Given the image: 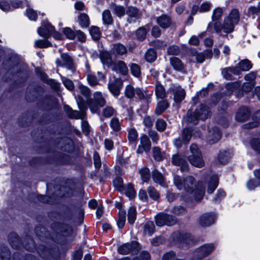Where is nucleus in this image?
Returning <instances> with one entry per match:
<instances>
[{"label": "nucleus", "instance_id": "nucleus-1", "mask_svg": "<svg viewBox=\"0 0 260 260\" xmlns=\"http://www.w3.org/2000/svg\"><path fill=\"white\" fill-rule=\"evenodd\" d=\"M174 183L178 189L185 191L184 200L185 202L192 199L200 201L203 198L205 191V186L202 181L197 183L192 176H188L183 178L175 175L174 177Z\"/></svg>", "mask_w": 260, "mask_h": 260}, {"label": "nucleus", "instance_id": "nucleus-2", "mask_svg": "<svg viewBox=\"0 0 260 260\" xmlns=\"http://www.w3.org/2000/svg\"><path fill=\"white\" fill-rule=\"evenodd\" d=\"M190 154L188 157V160L192 166L197 168H202L205 165L203 159L201 152L198 146L195 144H192L189 147Z\"/></svg>", "mask_w": 260, "mask_h": 260}, {"label": "nucleus", "instance_id": "nucleus-3", "mask_svg": "<svg viewBox=\"0 0 260 260\" xmlns=\"http://www.w3.org/2000/svg\"><path fill=\"white\" fill-rule=\"evenodd\" d=\"M86 103L91 112L95 113L99 111L100 107L106 105V101L101 92L96 91L93 93V98L86 100Z\"/></svg>", "mask_w": 260, "mask_h": 260}, {"label": "nucleus", "instance_id": "nucleus-4", "mask_svg": "<svg viewBox=\"0 0 260 260\" xmlns=\"http://www.w3.org/2000/svg\"><path fill=\"white\" fill-rule=\"evenodd\" d=\"M155 223L157 226H172L177 222L176 217L165 213H160L155 217Z\"/></svg>", "mask_w": 260, "mask_h": 260}, {"label": "nucleus", "instance_id": "nucleus-5", "mask_svg": "<svg viewBox=\"0 0 260 260\" xmlns=\"http://www.w3.org/2000/svg\"><path fill=\"white\" fill-rule=\"evenodd\" d=\"M170 240L175 244L183 247L185 245L190 244L192 242V238L189 234H183L179 232H176L171 235Z\"/></svg>", "mask_w": 260, "mask_h": 260}, {"label": "nucleus", "instance_id": "nucleus-6", "mask_svg": "<svg viewBox=\"0 0 260 260\" xmlns=\"http://www.w3.org/2000/svg\"><path fill=\"white\" fill-rule=\"evenodd\" d=\"M57 67H64L73 73L76 70L75 64L72 58L67 53H61L60 59L57 58L55 61Z\"/></svg>", "mask_w": 260, "mask_h": 260}, {"label": "nucleus", "instance_id": "nucleus-7", "mask_svg": "<svg viewBox=\"0 0 260 260\" xmlns=\"http://www.w3.org/2000/svg\"><path fill=\"white\" fill-rule=\"evenodd\" d=\"M139 250V244L136 241H132L131 243L123 244L118 248V252L122 255L127 254L128 253H135Z\"/></svg>", "mask_w": 260, "mask_h": 260}, {"label": "nucleus", "instance_id": "nucleus-8", "mask_svg": "<svg viewBox=\"0 0 260 260\" xmlns=\"http://www.w3.org/2000/svg\"><path fill=\"white\" fill-rule=\"evenodd\" d=\"M215 245L213 243L203 244L194 251L195 257L202 258L210 254L214 250Z\"/></svg>", "mask_w": 260, "mask_h": 260}, {"label": "nucleus", "instance_id": "nucleus-9", "mask_svg": "<svg viewBox=\"0 0 260 260\" xmlns=\"http://www.w3.org/2000/svg\"><path fill=\"white\" fill-rule=\"evenodd\" d=\"M122 86L123 81L120 78H115L112 82L109 83L108 88L114 96H117L120 94Z\"/></svg>", "mask_w": 260, "mask_h": 260}, {"label": "nucleus", "instance_id": "nucleus-10", "mask_svg": "<svg viewBox=\"0 0 260 260\" xmlns=\"http://www.w3.org/2000/svg\"><path fill=\"white\" fill-rule=\"evenodd\" d=\"M252 68L251 62L248 59L241 60L238 64V66L235 69L229 68V71L235 74L239 75L240 71H247Z\"/></svg>", "mask_w": 260, "mask_h": 260}, {"label": "nucleus", "instance_id": "nucleus-11", "mask_svg": "<svg viewBox=\"0 0 260 260\" xmlns=\"http://www.w3.org/2000/svg\"><path fill=\"white\" fill-rule=\"evenodd\" d=\"M172 162L174 165L180 167L181 171L188 170V164L185 159L180 154H176L172 156Z\"/></svg>", "mask_w": 260, "mask_h": 260}, {"label": "nucleus", "instance_id": "nucleus-12", "mask_svg": "<svg viewBox=\"0 0 260 260\" xmlns=\"http://www.w3.org/2000/svg\"><path fill=\"white\" fill-rule=\"evenodd\" d=\"M221 136V133L219 128L217 127H214L208 132L207 137V141L210 144L215 143L219 140Z\"/></svg>", "mask_w": 260, "mask_h": 260}, {"label": "nucleus", "instance_id": "nucleus-13", "mask_svg": "<svg viewBox=\"0 0 260 260\" xmlns=\"http://www.w3.org/2000/svg\"><path fill=\"white\" fill-rule=\"evenodd\" d=\"M52 229L58 233H60L63 236H67L71 234L72 232V228L66 224L60 223H54L52 224Z\"/></svg>", "mask_w": 260, "mask_h": 260}, {"label": "nucleus", "instance_id": "nucleus-14", "mask_svg": "<svg viewBox=\"0 0 260 260\" xmlns=\"http://www.w3.org/2000/svg\"><path fill=\"white\" fill-rule=\"evenodd\" d=\"M239 15L238 11L233 9L229 15V33L233 31L234 26L238 23Z\"/></svg>", "mask_w": 260, "mask_h": 260}, {"label": "nucleus", "instance_id": "nucleus-15", "mask_svg": "<svg viewBox=\"0 0 260 260\" xmlns=\"http://www.w3.org/2000/svg\"><path fill=\"white\" fill-rule=\"evenodd\" d=\"M195 113L199 119L205 120L210 115L209 108L204 104H201L195 110Z\"/></svg>", "mask_w": 260, "mask_h": 260}, {"label": "nucleus", "instance_id": "nucleus-16", "mask_svg": "<svg viewBox=\"0 0 260 260\" xmlns=\"http://www.w3.org/2000/svg\"><path fill=\"white\" fill-rule=\"evenodd\" d=\"M215 218V215L214 214H204L200 218V224L203 227L210 226L214 223Z\"/></svg>", "mask_w": 260, "mask_h": 260}, {"label": "nucleus", "instance_id": "nucleus-17", "mask_svg": "<svg viewBox=\"0 0 260 260\" xmlns=\"http://www.w3.org/2000/svg\"><path fill=\"white\" fill-rule=\"evenodd\" d=\"M157 23L162 28H167L172 24V20L170 16L162 14L156 19Z\"/></svg>", "mask_w": 260, "mask_h": 260}, {"label": "nucleus", "instance_id": "nucleus-18", "mask_svg": "<svg viewBox=\"0 0 260 260\" xmlns=\"http://www.w3.org/2000/svg\"><path fill=\"white\" fill-rule=\"evenodd\" d=\"M126 14L128 16L127 21L129 23L134 22L140 18L139 10L136 7H128L126 11Z\"/></svg>", "mask_w": 260, "mask_h": 260}, {"label": "nucleus", "instance_id": "nucleus-19", "mask_svg": "<svg viewBox=\"0 0 260 260\" xmlns=\"http://www.w3.org/2000/svg\"><path fill=\"white\" fill-rule=\"evenodd\" d=\"M112 70L118 72L123 75H126L128 72L126 63L122 60H118L112 65Z\"/></svg>", "mask_w": 260, "mask_h": 260}, {"label": "nucleus", "instance_id": "nucleus-20", "mask_svg": "<svg viewBox=\"0 0 260 260\" xmlns=\"http://www.w3.org/2000/svg\"><path fill=\"white\" fill-rule=\"evenodd\" d=\"M54 30V27L50 24L47 23L41 26L38 29L39 34L43 37H48Z\"/></svg>", "mask_w": 260, "mask_h": 260}, {"label": "nucleus", "instance_id": "nucleus-21", "mask_svg": "<svg viewBox=\"0 0 260 260\" xmlns=\"http://www.w3.org/2000/svg\"><path fill=\"white\" fill-rule=\"evenodd\" d=\"M214 29L221 36L225 37L228 36L227 23L225 22L223 23L220 22H216L214 23Z\"/></svg>", "mask_w": 260, "mask_h": 260}, {"label": "nucleus", "instance_id": "nucleus-22", "mask_svg": "<svg viewBox=\"0 0 260 260\" xmlns=\"http://www.w3.org/2000/svg\"><path fill=\"white\" fill-rule=\"evenodd\" d=\"M64 111L68 116L71 118L83 119L84 116L83 112H80L78 111L73 110L69 106H65L64 107Z\"/></svg>", "mask_w": 260, "mask_h": 260}, {"label": "nucleus", "instance_id": "nucleus-23", "mask_svg": "<svg viewBox=\"0 0 260 260\" xmlns=\"http://www.w3.org/2000/svg\"><path fill=\"white\" fill-rule=\"evenodd\" d=\"M174 100L176 103L181 102L185 96V90L181 88H176L173 91Z\"/></svg>", "mask_w": 260, "mask_h": 260}, {"label": "nucleus", "instance_id": "nucleus-24", "mask_svg": "<svg viewBox=\"0 0 260 260\" xmlns=\"http://www.w3.org/2000/svg\"><path fill=\"white\" fill-rule=\"evenodd\" d=\"M249 116V111L247 108H241L237 113L236 118L237 120L243 121L246 120Z\"/></svg>", "mask_w": 260, "mask_h": 260}, {"label": "nucleus", "instance_id": "nucleus-25", "mask_svg": "<svg viewBox=\"0 0 260 260\" xmlns=\"http://www.w3.org/2000/svg\"><path fill=\"white\" fill-rule=\"evenodd\" d=\"M169 107V104L167 100H161L158 102L155 110V113L157 115H159Z\"/></svg>", "mask_w": 260, "mask_h": 260}, {"label": "nucleus", "instance_id": "nucleus-26", "mask_svg": "<svg viewBox=\"0 0 260 260\" xmlns=\"http://www.w3.org/2000/svg\"><path fill=\"white\" fill-rule=\"evenodd\" d=\"M218 184V178L217 175H213L209 182L207 189V192L212 193L216 189Z\"/></svg>", "mask_w": 260, "mask_h": 260}, {"label": "nucleus", "instance_id": "nucleus-27", "mask_svg": "<svg viewBox=\"0 0 260 260\" xmlns=\"http://www.w3.org/2000/svg\"><path fill=\"white\" fill-rule=\"evenodd\" d=\"M113 53L122 55L127 52V49L125 46L120 43H116L113 45L112 48Z\"/></svg>", "mask_w": 260, "mask_h": 260}, {"label": "nucleus", "instance_id": "nucleus-28", "mask_svg": "<svg viewBox=\"0 0 260 260\" xmlns=\"http://www.w3.org/2000/svg\"><path fill=\"white\" fill-rule=\"evenodd\" d=\"M138 134L135 128H132L128 131V140L130 143L134 144V147L136 146L138 140Z\"/></svg>", "mask_w": 260, "mask_h": 260}, {"label": "nucleus", "instance_id": "nucleus-29", "mask_svg": "<svg viewBox=\"0 0 260 260\" xmlns=\"http://www.w3.org/2000/svg\"><path fill=\"white\" fill-rule=\"evenodd\" d=\"M152 179L154 182L164 186L165 184V178L164 176L158 172L157 170H155L152 172Z\"/></svg>", "mask_w": 260, "mask_h": 260}, {"label": "nucleus", "instance_id": "nucleus-30", "mask_svg": "<svg viewBox=\"0 0 260 260\" xmlns=\"http://www.w3.org/2000/svg\"><path fill=\"white\" fill-rule=\"evenodd\" d=\"M170 63L174 69L177 71H181L183 69L184 66L181 60L176 57H172L170 58Z\"/></svg>", "mask_w": 260, "mask_h": 260}, {"label": "nucleus", "instance_id": "nucleus-31", "mask_svg": "<svg viewBox=\"0 0 260 260\" xmlns=\"http://www.w3.org/2000/svg\"><path fill=\"white\" fill-rule=\"evenodd\" d=\"M136 94L138 96L140 100H146L148 101L150 99L151 95H152V93H149L146 91H143L140 88L136 89Z\"/></svg>", "mask_w": 260, "mask_h": 260}, {"label": "nucleus", "instance_id": "nucleus-32", "mask_svg": "<svg viewBox=\"0 0 260 260\" xmlns=\"http://www.w3.org/2000/svg\"><path fill=\"white\" fill-rule=\"evenodd\" d=\"M78 89L79 92L83 95L87 100L89 99L91 95V91L90 89L82 84H80L78 86Z\"/></svg>", "mask_w": 260, "mask_h": 260}, {"label": "nucleus", "instance_id": "nucleus-33", "mask_svg": "<svg viewBox=\"0 0 260 260\" xmlns=\"http://www.w3.org/2000/svg\"><path fill=\"white\" fill-rule=\"evenodd\" d=\"M102 19L105 24H111L113 23V19L111 12L109 10H105L102 13Z\"/></svg>", "mask_w": 260, "mask_h": 260}, {"label": "nucleus", "instance_id": "nucleus-34", "mask_svg": "<svg viewBox=\"0 0 260 260\" xmlns=\"http://www.w3.org/2000/svg\"><path fill=\"white\" fill-rule=\"evenodd\" d=\"M199 120L195 112L188 111L186 117V121L187 123L196 124L198 123Z\"/></svg>", "mask_w": 260, "mask_h": 260}, {"label": "nucleus", "instance_id": "nucleus-35", "mask_svg": "<svg viewBox=\"0 0 260 260\" xmlns=\"http://www.w3.org/2000/svg\"><path fill=\"white\" fill-rule=\"evenodd\" d=\"M155 94L157 98L164 99L166 96V93L165 88L160 84H157L155 86Z\"/></svg>", "mask_w": 260, "mask_h": 260}, {"label": "nucleus", "instance_id": "nucleus-36", "mask_svg": "<svg viewBox=\"0 0 260 260\" xmlns=\"http://www.w3.org/2000/svg\"><path fill=\"white\" fill-rule=\"evenodd\" d=\"M79 24L82 27H87L89 25L88 16L85 13H81L78 17Z\"/></svg>", "mask_w": 260, "mask_h": 260}, {"label": "nucleus", "instance_id": "nucleus-37", "mask_svg": "<svg viewBox=\"0 0 260 260\" xmlns=\"http://www.w3.org/2000/svg\"><path fill=\"white\" fill-rule=\"evenodd\" d=\"M156 52L153 49H148L145 53V57L147 61L153 62L156 58Z\"/></svg>", "mask_w": 260, "mask_h": 260}, {"label": "nucleus", "instance_id": "nucleus-38", "mask_svg": "<svg viewBox=\"0 0 260 260\" xmlns=\"http://www.w3.org/2000/svg\"><path fill=\"white\" fill-rule=\"evenodd\" d=\"M155 226L152 221H148L144 225V232L145 235L151 236L154 233Z\"/></svg>", "mask_w": 260, "mask_h": 260}, {"label": "nucleus", "instance_id": "nucleus-39", "mask_svg": "<svg viewBox=\"0 0 260 260\" xmlns=\"http://www.w3.org/2000/svg\"><path fill=\"white\" fill-rule=\"evenodd\" d=\"M129 68L132 74L136 77H139L141 76V68L137 63H132L129 64Z\"/></svg>", "mask_w": 260, "mask_h": 260}, {"label": "nucleus", "instance_id": "nucleus-40", "mask_svg": "<svg viewBox=\"0 0 260 260\" xmlns=\"http://www.w3.org/2000/svg\"><path fill=\"white\" fill-rule=\"evenodd\" d=\"M125 190V193L126 196L131 199L134 198L136 194L135 190L134 189V186L131 183L127 184L126 186L124 189Z\"/></svg>", "mask_w": 260, "mask_h": 260}, {"label": "nucleus", "instance_id": "nucleus-41", "mask_svg": "<svg viewBox=\"0 0 260 260\" xmlns=\"http://www.w3.org/2000/svg\"><path fill=\"white\" fill-rule=\"evenodd\" d=\"M137 216L136 209L134 207H131L128 211V221L131 224H133L136 219Z\"/></svg>", "mask_w": 260, "mask_h": 260}, {"label": "nucleus", "instance_id": "nucleus-42", "mask_svg": "<svg viewBox=\"0 0 260 260\" xmlns=\"http://www.w3.org/2000/svg\"><path fill=\"white\" fill-rule=\"evenodd\" d=\"M125 222V211L123 210H120L119 212V217L117 221V225L119 228H122Z\"/></svg>", "mask_w": 260, "mask_h": 260}, {"label": "nucleus", "instance_id": "nucleus-43", "mask_svg": "<svg viewBox=\"0 0 260 260\" xmlns=\"http://www.w3.org/2000/svg\"><path fill=\"white\" fill-rule=\"evenodd\" d=\"M191 132L188 128H184L182 132V139L184 144H187L191 137Z\"/></svg>", "mask_w": 260, "mask_h": 260}, {"label": "nucleus", "instance_id": "nucleus-44", "mask_svg": "<svg viewBox=\"0 0 260 260\" xmlns=\"http://www.w3.org/2000/svg\"><path fill=\"white\" fill-rule=\"evenodd\" d=\"M100 59L102 62L105 64H109L111 63L112 59L111 55L108 52H102L100 54Z\"/></svg>", "mask_w": 260, "mask_h": 260}, {"label": "nucleus", "instance_id": "nucleus-45", "mask_svg": "<svg viewBox=\"0 0 260 260\" xmlns=\"http://www.w3.org/2000/svg\"><path fill=\"white\" fill-rule=\"evenodd\" d=\"M149 197L155 201H157L160 197L159 192L153 186H149L147 189Z\"/></svg>", "mask_w": 260, "mask_h": 260}, {"label": "nucleus", "instance_id": "nucleus-46", "mask_svg": "<svg viewBox=\"0 0 260 260\" xmlns=\"http://www.w3.org/2000/svg\"><path fill=\"white\" fill-rule=\"evenodd\" d=\"M111 9L114 13L119 17L123 16L125 14V11L124 7L122 6L113 5L111 7Z\"/></svg>", "mask_w": 260, "mask_h": 260}, {"label": "nucleus", "instance_id": "nucleus-47", "mask_svg": "<svg viewBox=\"0 0 260 260\" xmlns=\"http://www.w3.org/2000/svg\"><path fill=\"white\" fill-rule=\"evenodd\" d=\"M141 178L144 182H147L150 177V171L147 168H143L139 171Z\"/></svg>", "mask_w": 260, "mask_h": 260}, {"label": "nucleus", "instance_id": "nucleus-48", "mask_svg": "<svg viewBox=\"0 0 260 260\" xmlns=\"http://www.w3.org/2000/svg\"><path fill=\"white\" fill-rule=\"evenodd\" d=\"M136 89L134 88L132 85H128L126 86L125 88V95L129 99H132L134 97Z\"/></svg>", "mask_w": 260, "mask_h": 260}, {"label": "nucleus", "instance_id": "nucleus-49", "mask_svg": "<svg viewBox=\"0 0 260 260\" xmlns=\"http://www.w3.org/2000/svg\"><path fill=\"white\" fill-rule=\"evenodd\" d=\"M87 80L89 84L91 86H94L99 84V81L96 77L90 73L87 74Z\"/></svg>", "mask_w": 260, "mask_h": 260}, {"label": "nucleus", "instance_id": "nucleus-50", "mask_svg": "<svg viewBox=\"0 0 260 260\" xmlns=\"http://www.w3.org/2000/svg\"><path fill=\"white\" fill-rule=\"evenodd\" d=\"M155 126L157 131L163 132L166 128L167 123L164 119L159 118L155 122Z\"/></svg>", "mask_w": 260, "mask_h": 260}, {"label": "nucleus", "instance_id": "nucleus-51", "mask_svg": "<svg viewBox=\"0 0 260 260\" xmlns=\"http://www.w3.org/2000/svg\"><path fill=\"white\" fill-rule=\"evenodd\" d=\"M140 145L144 146L146 149H150L151 143L149 138L146 135H144L141 137Z\"/></svg>", "mask_w": 260, "mask_h": 260}, {"label": "nucleus", "instance_id": "nucleus-52", "mask_svg": "<svg viewBox=\"0 0 260 260\" xmlns=\"http://www.w3.org/2000/svg\"><path fill=\"white\" fill-rule=\"evenodd\" d=\"M149 45L156 48H161L166 47L167 46V44L164 41L159 40H155L150 42L149 43Z\"/></svg>", "mask_w": 260, "mask_h": 260}, {"label": "nucleus", "instance_id": "nucleus-53", "mask_svg": "<svg viewBox=\"0 0 260 260\" xmlns=\"http://www.w3.org/2000/svg\"><path fill=\"white\" fill-rule=\"evenodd\" d=\"M223 14V10L221 8H216L214 10L212 16V19L213 21H215L219 19Z\"/></svg>", "mask_w": 260, "mask_h": 260}, {"label": "nucleus", "instance_id": "nucleus-54", "mask_svg": "<svg viewBox=\"0 0 260 260\" xmlns=\"http://www.w3.org/2000/svg\"><path fill=\"white\" fill-rule=\"evenodd\" d=\"M111 127L114 131L117 132L120 129V125L119 120L117 118H113L110 123Z\"/></svg>", "mask_w": 260, "mask_h": 260}, {"label": "nucleus", "instance_id": "nucleus-55", "mask_svg": "<svg viewBox=\"0 0 260 260\" xmlns=\"http://www.w3.org/2000/svg\"><path fill=\"white\" fill-rule=\"evenodd\" d=\"M63 32L64 35L69 39L73 40L76 37V32L73 30L71 28H64L63 29Z\"/></svg>", "mask_w": 260, "mask_h": 260}, {"label": "nucleus", "instance_id": "nucleus-56", "mask_svg": "<svg viewBox=\"0 0 260 260\" xmlns=\"http://www.w3.org/2000/svg\"><path fill=\"white\" fill-rule=\"evenodd\" d=\"M90 33L94 40H98L100 37L99 28L96 26H92L90 29Z\"/></svg>", "mask_w": 260, "mask_h": 260}, {"label": "nucleus", "instance_id": "nucleus-57", "mask_svg": "<svg viewBox=\"0 0 260 260\" xmlns=\"http://www.w3.org/2000/svg\"><path fill=\"white\" fill-rule=\"evenodd\" d=\"M114 187L119 191L124 189L123 186V180L121 177H117L113 181Z\"/></svg>", "mask_w": 260, "mask_h": 260}, {"label": "nucleus", "instance_id": "nucleus-58", "mask_svg": "<svg viewBox=\"0 0 260 260\" xmlns=\"http://www.w3.org/2000/svg\"><path fill=\"white\" fill-rule=\"evenodd\" d=\"M219 162L221 164H225L228 160V155L226 150L220 151L218 156Z\"/></svg>", "mask_w": 260, "mask_h": 260}, {"label": "nucleus", "instance_id": "nucleus-59", "mask_svg": "<svg viewBox=\"0 0 260 260\" xmlns=\"http://www.w3.org/2000/svg\"><path fill=\"white\" fill-rule=\"evenodd\" d=\"M115 110L112 107L107 106L103 110V114L106 117L109 118L113 115Z\"/></svg>", "mask_w": 260, "mask_h": 260}, {"label": "nucleus", "instance_id": "nucleus-60", "mask_svg": "<svg viewBox=\"0 0 260 260\" xmlns=\"http://www.w3.org/2000/svg\"><path fill=\"white\" fill-rule=\"evenodd\" d=\"M179 259L177 257L176 253L173 251L165 253L162 256V260H177Z\"/></svg>", "mask_w": 260, "mask_h": 260}, {"label": "nucleus", "instance_id": "nucleus-61", "mask_svg": "<svg viewBox=\"0 0 260 260\" xmlns=\"http://www.w3.org/2000/svg\"><path fill=\"white\" fill-rule=\"evenodd\" d=\"M167 52L169 55H177L180 53L179 47L177 46L173 45L170 46L167 49Z\"/></svg>", "mask_w": 260, "mask_h": 260}, {"label": "nucleus", "instance_id": "nucleus-62", "mask_svg": "<svg viewBox=\"0 0 260 260\" xmlns=\"http://www.w3.org/2000/svg\"><path fill=\"white\" fill-rule=\"evenodd\" d=\"M61 78L65 87L69 90H73L74 88V85L73 81L65 77H62Z\"/></svg>", "mask_w": 260, "mask_h": 260}, {"label": "nucleus", "instance_id": "nucleus-63", "mask_svg": "<svg viewBox=\"0 0 260 260\" xmlns=\"http://www.w3.org/2000/svg\"><path fill=\"white\" fill-rule=\"evenodd\" d=\"M146 30L144 28H140L136 31L137 38L140 41H143L145 39L146 36Z\"/></svg>", "mask_w": 260, "mask_h": 260}, {"label": "nucleus", "instance_id": "nucleus-64", "mask_svg": "<svg viewBox=\"0 0 260 260\" xmlns=\"http://www.w3.org/2000/svg\"><path fill=\"white\" fill-rule=\"evenodd\" d=\"M171 212L176 215H180L184 214L186 212V210L183 207L176 206L172 209Z\"/></svg>", "mask_w": 260, "mask_h": 260}]
</instances>
